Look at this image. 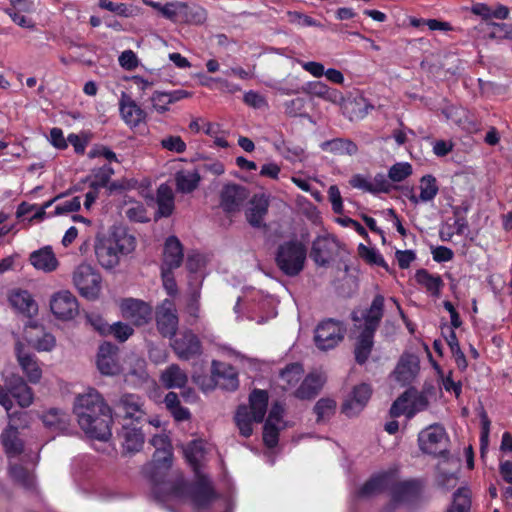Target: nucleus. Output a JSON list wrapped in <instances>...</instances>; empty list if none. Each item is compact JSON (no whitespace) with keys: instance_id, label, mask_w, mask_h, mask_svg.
Segmentation results:
<instances>
[{"instance_id":"1","label":"nucleus","mask_w":512,"mask_h":512,"mask_svg":"<svg viewBox=\"0 0 512 512\" xmlns=\"http://www.w3.org/2000/svg\"><path fill=\"white\" fill-rule=\"evenodd\" d=\"M74 413L81 429L89 437L102 441L111 437V411L96 389L88 388L76 397Z\"/></svg>"},{"instance_id":"2","label":"nucleus","mask_w":512,"mask_h":512,"mask_svg":"<svg viewBox=\"0 0 512 512\" xmlns=\"http://www.w3.org/2000/svg\"><path fill=\"white\" fill-rule=\"evenodd\" d=\"M137 245L135 236L124 227H113L106 236H98L94 250L98 263L104 269L117 267L121 257L131 254Z\"/></svg>"},{"instance_id":"3","label":"nucleus","mask_w":512,"mask_h":512,"mask_svg":"<svg viewBox=\"0 0 512 512\" xmlns=\"http://www.w3.org/2000/svg\"><path fill=\"white\" fill-rule=\"evenodd\" d=\"M418 444L424 454L441 458L435 468V478L438 485L445 486L448 481V436L445 428L438 424L430 425L419 433Z\"/></svg>"},{"instance_id":"4","label":"nucleus","mask_w":512,"mask_h":512,"mask_svg":"<svg viewBox=\"0 0 512 512\" xmlns=\"http://www.w3.org/2000/svg\"><path fill=\"white\" fill-rule=\"evenodd\" d=\"M307 250L298 240H289L277 248L275 261L278 268L287 276H296L304 268Z\"/></svg>"},{"instance_id":"5","label":"nucleus","mask_w":512,"mask_h":512,"mask_svg":"<svg viewBox=\"0 0 512 512\" xmlns=\"http://www.w3.org/2000/svg\"><path fill=\"white\" fill-rule=\"evenodd\" d=\"M346 327L340 321L327 319L315 329L314 341L317 348L327 351L335 348L344 338Z\"/></svg>"},{"instance_id":"6","label":"nucleus","mask_w":512,"mask_h":512,"mask_svg":"<svg viewBox=\"0 0 512 512\" xmlns=\"http://www.w3.org/2000/svg\"><path fill=\"white\" fill-rule=\"evenodd\" d=\"M8 427L1 434L2 444L9 459H16L23 452V443L18 437V428L26 424L27 413L9 414Z\"/></svg>"},{"instance_id":"7","label":"nucleus","mask_w":512,"mask_h":512,"mask_svg":"<svg viewBox=\"0 0 512 512\" xmlns=\"http://www.w3.org/2000/svg\"><path fill=\"white\" fill-rule=\"evenodd\" d=\"M73 282L79 293L88 298L95 299L101 289V276L89 264H80L73 273Z\"/></svg>"},{"instance_id":"8","label":"nucleus","mask_w":512,"mask_h":512,"mask_svg":"<svg viewBox=\"0 0 512 512\" xmlns=\"http://www.w3.org/2000/svg\"><path fill=\"white\" fill-rule=\"evenodd\" d=\"M178 315L175 304L165 299L156 309V325L160 334L172 338L178 329Z\"/></svg>"},{"instance_id":"9","label":"nucleus","mask_w":512,"mask_h":512,"mask_svg":"<svg viewBox=\"0 0 512 512\" xmlns=\"http://www.w3.org/2000/svg\"><path fill=\"white\" fill-rule=\"evenodd\" d=\"M50 309L54 316L60 320H71L79 312L76 297L67 290L59 291L51 297Z\"/></svg>"},{"instance_id":"10","label":"nucleus","mask_w":512,"mask_h":512,"mask_svg":"<svg viewBox=\"0 0 512 512\" xmlns=\"http://www.w3.org/2000/svg\"><path fill=\"white\" fill-rule=\"evenodd\" d=\"M122 316L136 326H141L151 319L152 308L142 300L128 298L121 301Z\"/></svg>"},{"instance_id":"11","label":"nucleus","mask_w":512,"mask_h":512,"mask_svg":"<svg viewBox=\"0 0 512 512\" xmlns=\"http://www.w3.org/2000/svg\"><path fill=\"white\" fill-rule=\"evenodd\" d=\"M171 347L182 360H189L202 352V345L198 336L190 330L182 332L179 337L175 338Z\"/></svg>"},{"instance_id":"12","label":"nucleus","mask_w":512,"mask_h":512,"mask_svg":"<svg viewBox=\"0 0 512 512\" xmlns=\"http://www.w3.org/2000/svg\"><path fill=\"white\" fill-rule=\"evenodd\" d=\"M249 191L242 185L227 184L220 194V205L226 212H235L247 200Z\"/></svg>"},{"instance_id":"13","label":"nucleus","mask_w":512,"mask_h":512,"mask_svg":"<svg viewBox=\"0 0 512 512\" xmlns=\"http://www.w3.org/2000/svg\"><path fill=\"white\" fill-rule=\"evenodd\" d=\"M372 389L366 383L359 384L354 387L351 394L347 397L342 405V412L352 417L360 413L366 406L371 397Z\"/></svg>"},{"instance_id":"14","label":"nucleus","mask_w":512,"mask_h":512,"mask_svg":"<svg viewBox=\"0 0 512 512\" xmlns=\"http://www.w3.org/2000/svg\"><path fill=\"white\" fill-rule=\"evenodd\" d=\"M421 491L420 483L416 480L397 482L395 472H393V482L391 484V495L393 502L400 504L413 503Z\"/></svg>"},{"instance_id":"15","label":"nucleus","mask_w":512,"mask_h":512,"mask_svg":"<svg viewBox=\"0 0 512 512\" xmlns=\"http://www.w3.org/2000/svg\"><path fill=\"white\" fill-rule=\"evenodd\" d=\"M119 111L123 121L131 128H135L146 119L145 111L125 92L119 100Z\"/></svg>"},{"instance_id":"16","label":"nucleus","mask_w":512,"mask_h":512,"mask_svg":"<svg viewBox=\"0 0 512 512\" xmlns=\"http://www.w3.org/2000/svg\"><path fill=\"white\" fill-rule=\"evenodd\" d=\"M338 248L337 241L329 236L317 237L312 244L310 257L319 266L327 265Z\"/></svg>"},{"instance_id":"17","label":"nucleus","mask_w":512,"mask_h":512,"mask_svg":"<svg viewBox=\"0 0 512 512\" xmlns=\"http://www.w3.org/2000/svg\"><path fill=\"white\" fill-rule=\"evenodd\" d=\"M117 347L109 342L99 346L97 354V367L103 375H116L120 372V366L116 360Z\"/></svg>"},{"instance_id":"18","label":"nucleus","mask_w":512,"mask_h":512,"mask_svg":"<svg viewBox=\"0 0 512 512\" xmlns=\"http://www.w3.org/2000/svg\"><path fill=\"white\" fill-rule=\"evenodd\" d=\"M190 493L192 502L198 509L208 507L216 498L210 480L206 476L199 474L197 481L191 487Z\"/></svg>"},{"instance_id":"19","label":"nucleus","mask_w":512,"mask_h":512,"mask_svg":"<svg viewBox=\"0 0 512 512\" xmlns=\"http://www.w3.org/2000/svg\"><path fill=\"white\" fill-rule=\"evenodd\" d=\"M419 372V358L413 354H404L393 373L395 380L402 386L410 384Z\"/></svg>"},{"instance_id":"20","label":"nucleus","mask_w":512,"mask_h":512,"mask_svg":"<svg viewBox=\"0 0 512 512\" xmlns=\"http://www.w3.org/2000/svg\"><path fill=\"white\" fill-rule=\"evenodd\" d=\"M326 382V376L320 371L309 373L294 391V396L301 400L314 398Z\"/></svg>"},{"instance_id":"21","label":"nucleus","mask_w":512,"mask_h":512,"mask_svg":"<svg viewBox=\"0 0 512 512\" xmlns=\"http://www.w3.org/2000/svg\"><path fill=\"white\" fill-rule=\"evenodd\" d=\"M118 408L123 412L125 419L135 422L144 420L146 412L144 410V401L135 394H124L118 401Z\"/></svg>"},{"instance_id":"22","label":"nucleus","mask_w":512,"mask_h":512,"mask_svg":"<svg viewBox=\"0 0 512 512\" xmlns=\"http://www.w3.org/2000/svg\"><path fill=\"white\" fill-rule=\"evenodd\" d=\"M9 397L16 399L19 406L22 408L28 407L33 402V392L31 388L25 383L22 377L12 375L6 380Z\"/></svg>"},{"instance_id":"23","label":"nucleus","mask_w":512,"mask_h":512,"mask_svg":"<svg viewBox=\"0 0 512 512\" xmlns=\"http://www.w3.org/2000/svg\"><path fill=\"white\" fill-rule=\"evenodd\" d=\"M11 306L26 317L32 318L38 313V305L26 290H14L9 295Z\"/></svg>"},{"instance_id":"24","label":"nucleus","mask_w":512,"mask_h":512,"mask_svg":"<svg viewBox=\"0 0 512 512\" xmlns=\"http://www.w3.org/2000/svg\"><path fill=\"white\" fill-rule=\"evenodd\" d=\"M183 261V248L175 236L166 239L163 251V263L161 268L176 269Z\"/></svg>"},{"instance_id":"25","label":"nucleus","mask_w":512,"mask_h":512,"mask_svg":"<svg viewBox=\"0 0 512 512\" xmlns=\"http://www.w3.org/2000/svg\"><path fill=\"white\" fill-rule=\"evenodd\" d=\"M393 471L383 472L371 477L359 490V496L371 497L386 489L391 490Z\"/></svg>"},{"instance_id":"26","label":"nucleus","mask_w":512,"mask_h":512,"mask_svg":"<svg viewBox=\"0 0 512 512\" xmlns=\"http://www.w3.org/2000/svg\"><path fill=\"white\" fill-rule=\"evenodd\" d=\"M212 372L216 377V381L223 388L227 390H235L237 389L239 382L235 369L225 363L213 361L212 362Z\"/></svg>"},{"instance_id":"27","label":"nucleus","mask_w":512,"mask_h":512,"mask_svg":"<svg viewBox=\"0 0 512 512\" xmlns=\"http://www.w3.org/2000/svg\"><path fill=\"white\" fill-rule=\"evenodd\" d=\"M415 280L432 297L438 298L444 288V281L441 276L432 274L426 269H419L415 273Z\"/></svg>"},{"instance_id":"28","label":"nucleus","mask_w":512,"mask_h":512,"mask_svg":"<svg viewBox=\"0 0 512 512\" xmlns=\"http://www.w3.org/2000/svg\"><path fill=\"white\" fill-rule=\"evenodd\" d=\"M306 92L332 104H341L344 101V96L339 90L321 81L308 82Z\"/></svg>"},{"instance_id":"29","label":"nucleus","mask_w":512,"mask_h":512,"mask_svg":"<svg viewBox=\"0 0 512 512\" xmlns=\"http://www.w3.org/2000/svg\"><path fill=\"white\" fill-rule=\"evenodd\" d=\"M17 359L23 372L31 383H38L42 377V370L34 355L22 350L21 345L17 344Z\"/></svg>"},{"instance_id":"30","label":"nucleus","mask_w":512,"mask_h":512,"mask_svg":"<svg viewBox=\"0 0 512 512\" xmlns=\"http://www.w3.org/2000/svg\"><path fill=\"white\" fill-rule=\"evenodd\" d=\"M30 262L37 269L52 272L58 267V260L51 247L46 246L30 254Z\"/></svg>"},{"instance_id":"31","label":"nucleus","mask_w":512,"mask_h":512,"mask_svg":"<svg viewBox=\"0 0 512 512\" xmlns=\"http://www.w3.org/2000/svg\"><path fill=\"white\" fill-rule=\"evenodd\" d=\"M268 207L269 201L264 195H255L246 211L247 221L254 227H261Z\"/></svg>"},{"instance_id":"32","label":"nucleus","mask_w":512,"mask_h":512,"mask_svg":"<svg viewBox=\"0 0 512 512\" xmlns=\"http://www.w3.org/2000/svg\"><path fill=\"white\" fill-rule=\"evenodd\" d=\"M174 179L177 191L188 194L198 188L201 176L198 170L182 169L175 173Z\"/></svg>"},{"instance_id":"33","label":"nucleus","mask_w":512,"mask_h":512,"mask_svg":"<svg viewBox=\"0 0 512 512\" xmlns=\"http://www.w3.org/2000/svg\"><path fill=\"white\" fill-rule=\"evenodd\" d=\"M9 476L15 483L27 490L35 488L36 481L33 471L22 464L14 462V459H9Z\"/></svg>"},{"instance_id":"34","label":"nucleus","mask_w":512,"mask_h":512,"mask_svg":"<svg viewBox=\"0 0 512 512\" xmlns=\"http://www.w3.org/2000/svg\"><path fill=\"white\" fill-rule=\"evenodd\" d=\"M121 437L123 450L129 454H134L140 451L144 444V435L142 431L135 427L124 425Z\"/></svg>"},{"instance_id":"35","label":"nucleus","mask_w":512,"mask_h":512,"mask_svg":"<svg viewBox=\"0 0 512 512\" xmlns=\"http://www.w3.org/2000/svg\"><path fill=\"white\" fill-rule=\"evenodd\" d=\"M383 308L384 297L382 295L375 296L370 308L363 314V329L371 332L376 331L383 316Z\"/></svg>"},{"instance_id":"36","label":"nucleus","mask_w":512,"mask_h":512,"mask_svg":"<svg viewBox=\"0 0 512 512\" xmlns=\"http://www.w3.org/2000/svg\"><path fill=\"white\" fill-rule=\"evenodd\" d=\"M249 403L248 409L253 420L255 422H262L267 411L268 393L264 390H253L249 397Z\"/></svg>"},{"instance_id":"37","label":"nucleus","mask_w":512,"mask_h":512,"mask_svg":"<svg viewBox=\"0 0 512 512\" xmlns=\"http://www.w3.org/2000/svg\"><path fill=\"white\" fill-rule=\"evenodd\" d=\"M322 151L329 152L335 155H355L358 151L357 145L345 138H334L332 140L324 141L320 144Z\"/></svg>"},{"instance_id":"38","label":"nucleus","mask_w":512,"mask_h":512,"mask_svg":"<svg viewBox=\"0 0 512 512\" xmlns=\"http://www.w3.org/2000/svg\"><path fill=\"white\" fill-rule=\"evenodd\" d=\"M160 380L168 389L183 388L188 382V376L177 364H172L162 372Z\"/></svg>"},{"instance_id":"39","label":"nucleus","mask_w":512,"mask_h":512,"mask_svg":"<svg viewBox=\"0 0 512 512\" xmlns=\"http://www.w3.org/2000/svg\"><path fill=\"white\" fill-rule=\"evenodd\" d=\"M156 202L158 205V214L161 217H168L174 211V193L172 189L166 185L161 184L157 189Z\"/></svg>"},{"instance_id":"40","label":"nucleus","mask_w":512,"mask_h":512,"mask_svg":"<svg viewBox=\"0 0 512 512\" xmlns=\"http://www.w3.org/2000/svg\"><path fill=\"white\" fill-rule=\"evenodd\" d=\"M470 202L467 200L463 201L461 205L454 207V224L453 227L455 229V233L460 236H464L465 238L470 235V228L467 221V213L470 209Z\"/></svg>"},{"instance_id":"41","label":"nucleus","mask_w":512,"mask_h":512,"mask_svg":"<svg viewBox=\"0 0 512 512\" xmlns=\"http://www.w3.org/2000/svg\"><path fill=\"white\" fill-rule=\"evenodd\" d=\"M304 368L299 363H292L280 373V385L283 390L294 388L302 379Z\"/></svg>"},{"instance_id":"42","label":"nucleus","mask_w":512,"mask_h":512,"mask_svg":"<svg viewBox=\"0 0 512 512\" xmlns=\"http://www.w3.org/2000/svg\"><path fill=\"white\" fill-rule=\"evenodd\" d=\"M373 336L374 332L365 329L360 334L355 348V359L359 364L368 359L373 347Z\"/></svg>"},{"instance_id":"43","label":"nucleus","mask_w":512,"mask_h":512,"mask_svg":"<svg viewBox=\"0 0 512 512\" xmlns=\"http://www.w3.org/2000/svg\"><path fill=\"white\" fill-rule=\"evenodd\" d=\"M472 492L469 487L463 486L453 493V502L450 505V512H470Z\"/></svg>"},{"instance_id":"44","label":"nucleus","mask_w":512,"mask_h":512,"mask_svg":"<svg viewBox=\"0 0 512 512\" xmlns=\"http://www.w3.org/2000/svg\"><path fill=\"white\" fill-rule=\"evenodd\" d=\"M450 118L453 119L457 126L469 133H473L478 130L477 123L473 115L463 108L455 107L450 109Z\"/></svg>"},{"instance_id":"45","label":"nucleus","mask_w":512,"mask_h":512,"mask_svg":"<svg viewBox=\"0 0 512 512\" xmlns=\"http://www.w3.org/2000/svg\"><path fill=\"white\" fill-rule=\"evenodd\" d=\"M438 192V185L436 179L431 175L423 176L420 180V195L417 198L415 195L410 197V200L414 203L418 201L427 202L432 200Z\"/></svg>"},{"instance_id":"46","label":"nucleus","mask_w":512,"mask_h":512,"mask_svg":"<svg viewBox=\"0 0 512 512\" xmlns=\"http://www.w3.org/2000/svg\"><path fill=\"white\" fill-rule=\"evenodd\" d=\"M252 422L255 421L253 420V417L250 414L248 407L245 405L239 406L235 414V423L242 436L246 438L251 436L253 432Z\"/></svg>"},{"instance_id":"47","label":"nucleus","mask_w":512,"mask_h":512,"mask_svg":"<svg viewBox=\"0 0 512 512\" xmlns=\"http://www.w3.org/2000/svg\"><path fill=\"white\" fill-rule=\"evenodd\" d=\"M184 455L198 475L200 461L203 458L204 450L201 441H192L184 448Z\"/></svg>"},{"instance_id":"48","label":"nucleus","mask_w":512,"mask_h":512,"mask_svg":"<svg viewBox=\"0 0 512 512\" xmlns=\"http://www.w3.org/2000/svg\"><path fill=\"white\" fill-rule=\"evenodd\" d=\"M183 20L180 23L187 24H202L207 18V12L204 8L197 5H188L186 3V9L183 12Z\"/></svg>"},{"instance_id":"49","label":"nucleus","mask_w":512,"mask_h":512,"mask_svg":"<svg viewBox=\"0 0 512 512\" xmlns=\"http://www.w3.org/2000/svg\"><path fill=\"white\" fill-rule=\"evenodd\" d=\"M335 409L336 402L333 399H319L314 406V412L317 415V422L329 419L335 413Z\"/></svg>"},{"instance_id":"50","label":"nucleus","mask_w":512,"mask_h":512,"mask_svg":"<svg viewBox=\"0 0 512 512\" xmlns=\"http://www.w3.org/2000/svg\"><path fill=\"white\" fill-rule=\"evenodd\" d=\"M186 9V3L181 1H172L165 4L163 17L174 22L180 23L183 20V12Z\"/></svg>"},{"instance_id":"51","label":"nucleus","mask_w":512,"mask_h":512,"mask_svg":"<svg viewBox=\"0 0 512 512\" xmlns=\"http://www.w3.org/2000/svg\"><path fill=\"white\" fill-rule=\"evenodd\" d=\"M45 426L55 429H63L66 425V414L58 409H51L42 416Z\"/></svg>"},{"instance_id":"52","label":"nucleus","mask_w":512,"mask_h":512,"mask_svg":"<svg viewBox=\"0 0 512 512\" xmlns=\"http://www.w3.org/2000/svg\"><path fill=\"white\" fill-rule=\"evenodd\" d=\"M409 396H411V390L403 393L391 406L390 414L392 417H399L405 415L409 419Z\"/></svg>"},{"instance_id":"53","label":"nucleus","mask_w":512,"mask_h":512,"mask_svg":"<svg viewBox=\"0 0 512 512\" xmlns=\"http://www.w3.org/2000/svg\"><path fill=\"white\" fill-rule=\"evenodd\" d=\"M412 174V166L408 162H398L388 171V177L392 182H401Z\"/></svg>"},{"instance_id":"54","label":"nucleus","mask_w":512,"mask_h":512,"mask_svg":"<svg viewBox=\"0 0 512 512\" xmlns=\"http://www.w3.org/2000/svg\"><path fill=\"white\" fill-rule=\"evenodd\" d=\"M160 145L163 149L174 152V153H184L187 149V145L184 140L180 136L169 135L161 139Z\"/></svg>"},{"instance_id":"55","label":"nucleus","mask_w":512,"mask_h":512,"mask_svg":"<svg viewBox=\"0 0 512 512\" xmlns=\"http://www.w3.org/2000/svg\"><path fill=\"white\" fill-rule=\"evenodd\" d=\"M114 174L113 168L109 164H105L98 169L93 170L92 173V186L105 187L112 175Z\"/></svg>"},{"instance_id":"56","label":"nucleus","mask_w":512,"mask_h":512,"mask_svg":"<svg viewBox=\"0 0 512 512\" xmlns=\"http://www.w3.org/2000/svg\"><path fill=\"white\" fill-rule=\"evenodd\" d=\"M99 7L123 17H130L133 15L132 6L127 5L126 3H115L110 0H100Z\"/></svg>"},{"instance_id":"57","label":"nucleus","mask_w":512,"mask_h":512,"mask_svg":"<svg viewBox=\"0 0 512 512\" xmlns=\"http://www.w3.org/2000/svg\"><path fill=\"white\" fill-rule=\"evenodd\" d=\"M283 426L274 423L265 422L263 429V441L269 448H274L278 444L279 430Z\"/></svg>"},{"instance_id":"58","label":"nucleus","mask_w":512,"mask_h":512,"mask_svg":"<svg viewBox=\"0 0 512 512\" xmlns=\"http://www.w3.org/2000/svg\"><path fill=\"white\" fill-rule=\"evenodd\" d=\"M450 351L455 358V362L460 370H465L467 368V360L464 353L461 351L459 347V343L456 339V335L454 331H450Z\"/></svg>"},{"instance_id":"59","label":"nucleus","mask_w":512,"mask_h":512,"mask_svg":"<svg viewBox=\"0 0 512 512\" xmlns=\"http://www.w3.org/2000/svg\"><path fill=\"white\" fill-rule=\"evenodd\" d=\"M172 449H162L153 455V464L156 469L167 470L172 465Z\"/></svg>"},{"instance_id":"60","label":"nucleus","mask_w":512,"mask_h":512,"mask_svg":"<svg viewBox=\"0 0 512 512\" xmlns=\"http://www.w3.org/2000/svg\"><path fill=\"white\" fill-rule=\"evenodd\" d=\"M490 420L486 412L481 414V435H480V452L481 457H484L485 451L489 444V433H490Z\"/></svg>"},{"instance_id":"61","label":"nucleus","mask_w":512,"mask_h":512,"mask_svg":"<svg viewBox=\"0 0 512 512\" xmlns=\"http://www.w3.org/2000/svg\"><path fill=\"white\" fill-rule=\"evenodd\" d=\"M409 419L412 418L417 412L424 410L428 401L426 397L422 394H417L415 391H411V396H409Z\"/></svg>"},{"instance_id":"62","label":"nucleus","mask_w":512,"mask_h":512,"mask_svg":"<svg viewBox=\"0 0 512 512\" xmlns=\"http://www.w3.org/2000/svg\"><path fill=\"white\" fill-rule=\"evenodd\" d=\"M305 100L303 98H295L284 103V112L290 117L301 116L304 112Z\"/></svg>"},{"instance_id":"63","label":"nucleus","mask_w":512,"mask_h":512,"mask_svg":"<svg viewBox=\"0 0 512 512\" xmlns=\"http://www.w3.org/2000/svg\"><path fill=\"white\" fill-rule=\"evenodd\" d=\"M110 332L113 333L116 339L124 342L133 334L134 330L128 324L117 322L109 327Z\"/></svg>"},{"instance_id":"64","label":"nucleus","mask_w":512,"mask_h":512,"mask_svg":"<svg viewBox=\"0 0 512 512\" xmlns=\"http://www.w3.org/2000/svg\"><path fill=\"white\" fill-rule=\"evenodd\" d=\"M81 200L79 196H75L71 199L65 200L55 207V214L61 215L69 212H75L80 209Z\"/></svg>"}]
</instances>
